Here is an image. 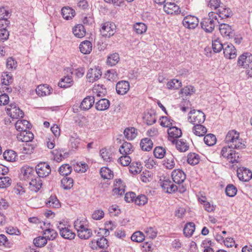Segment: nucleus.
<instances>
[{
  "instance_id": "nucleus-1",
  "label": "nucleus",
  "mask_w": 252,
  "mask_h": 252,
  "mask_svg": "<svg viewBox=\"0 0 252 252\" xmlns=\"http://www.w3.org/2000/svg\"><path fill=\"white\" fill-rule=\"evenodd\" d=\"M224 141L227 147L222 148L221 155L229 162L232 163H238L240 158L238 153L234 150L242 149L245 148L244 141L240 138V133L235 130H231L227 133Z\"/></svg>"
},
{
  "instance_id": "nucleus-2",
  "label": "nucleus",
  "mask_w": 252,
  "mask_h": 252,
  "mask_svg": "<svg viewBox=\"0 0 252 252\" xmlns=\"http://www.w3.org/2000/svg\"><path fill=\"white\" fill-rule=\"evenodd\" d=\"M219 23L216 14L209 12L207 17L204 18L201 22L202 28L207 32H211L214 30L215 25Z\"/></svg>"
},
{
  "instance_id": "nucleus-3",
  "label": "nucleus",
  "mask_w": 252,
  "mask_h": 252,
  "mask_svg": "<svg viewBox=\"0 0 252 252\" xmlns=\"http://www.w3.org/2000/svg\"><path fill=\"white\" fill-rule=\"evenodd\" d=\"M74 226L77 231L78 237L82 239H88L92 235V231L84 222L79 220L75 221Z\"/></svg>"
},
{
  "instance_id": "nucleus-4",
  "label": "nucleus",
  "mask_w": 252,
  "mask_h": 252,
  "mask_svg": "<svg viewBox=\"0 0 252 252\" xmlns=\"http://www.w3.org/2000/svg\"><path fill=\"white\" fill-rule=\"evenodd\" d=\"M205 120V115L200 110L195 109L190 111L188 114V121L194 126L201 124Z\"/></svg>"
},
{
  "instance_id": "nucleus-5",
  "label": "nucleus",
  "mask_w": 252,
  "mask_h": 252,
  "mask_svg": "<svg viewBox=\"0 0 252 252\" xmlns=\"http://www.w3.org/2000/svg\"><path fill=\"white\" fill-rule=\"evenodd\" d=\"M6 113L12 119H18L24 116L23 112L15 103H11L6 107Z\"/></svg>"
},
{
  "instance_id": "nucleus-6",
  "label": "nucleus",
  "mask_w": 252,
  "mask_h": 252,
  "mask_svg": "<svg viewBox=\"0 0 252 252\" xmlns=\"http://www.w3.org/2000/svg\"><path fill=\"white\" fill-rule=\"evenodd\" d=\"M116 30V26L114 23L105 22L101 26L100 32L103 36L109 37L114 34Z\"/></svg>"
},
{
  "instance_id": "nucleus-7",
  "label": "nucleus",
  "mask_w": 252,
  "mask_h": 252,
  "mask_svg": "<svg viewBox=\"0 0 252 252\" xmlns=\"http://www.w3.org/2000/svg\"><path fill=\"white\" fill-rule=\"evenodd\" d=\"M37 174L39 177L44 178L48 176L51 173L49 165L46 162H40L35 167Z\"/></svg>"
},
{
  "instance_id": "nucleus-8",
  "label": "nucleus",
  "mask_w": 252,
  "mask_h": 252,
  "mask_svg": "<svg viewBox=\"0 0 252 252\" xmlns=\"http://www.w3.org/2000/svg\"><path fill=\"white\" fill-rule=\"evenodd\" d=\"M182 23L185 27L194 29L198 26L199 20L196 17L189 15L184 17Z\"/></svg>"
},
{
  "instance_id": "nucleus-9",
  "label": "nucleus",
  "mask_w": 252,
  "mask_h": 252,
  "mask_svg": "<svg viewBox=\"0 0 252 252\" xmlns=\"http://www.w3.org/2000/svg\"><path fill=\"white\" fill-rule=\"evenodd\" d=\"M161 186L164 192L169 193L174 192L178 190L177 186L169 179L163 180L161 182Z\"/></svg>"
},
{
  "instance_id": "nucleus-10",
  "label": "nucleus",
  "mask_w": 252,
  "mask_h": 252,
  "mask_svg": "<svg viewBox=\"0 0 252 252\" xmlns=\"http://www.w3.org/2000/svg\"><path fill=\"white\" fill-rule=\"evenodd\" d=\"M223 54L226 58L232 59L237 56L236 50L231 43H225L223 48Z\"/></svg>"
},
{
  "instance_id": "nucleus-11",
  "label": "nucleus",
  "mask_w": 252,
  "mask_h": 252,
  "mask_svg": "<svg viewBox=\"0 0 252 252\" xmlns=\"http://www.w3.org/2000/svg\"><path fill=\"white\" fill-rule=\"evenodd\" d=\"M252 63V55L250 53H245L241 55L238 60V64L244 68L248 67Z\"/></svg>"
},
{
  "instance_id": "nucleus-12",
  "label": "nucleus",
  "mask_w": 252,
  "mask_h": 252,
  "mask_svg": "<svg viewBox=\"0 0 252 252\" xmlns=\"http://www.w3.org/2000/svg\"><path fill=\"white\" fill-rule=\"evenodd\" d=\"M237 176L239 179L243 181L247 182L252 178V172L244 167L239 168L237 169Z\"/></svg>"
},
{
  "instance_id": "nucleus-13",
  "label": "nucleus",
  "mask_w": 252,
  "mask_h": 252,
  "mask_svg": "<svg viewBox=\"0 0 252 252\" xmlns=\"http://www.w3.org/2000/svg\"><path fill=\"white\" fill-rule=\"evenodd\" d=\"M172 178L174 182L181 184L184 182L186 178L185 173L180 169L174 170L172 172Z\"/></svg>"
},
{
  "instance_id": "nucleus-14",
  "label": "nucleus",
  "mask_w": 252,
  "mask_h": 252,
  "mask_svg": "<svg viewBox=\"0 0 252 252\" xmlns=\"http://www.w3.org/2000/svg\"><path fill=\"white\" fill-rule=\"evenodd\" d=\"M130 88L128 81H121L117 83L116 86V90L118 94L124 95L129 91Z\"/></svg>"
},
{
  "instance_id": "nucleus-15",
  "label": "nucleus",
  "mask_w": 252,
  "mask_h": 252,
  "mask_svg": "<svg viewBox=\"0 0 252 252\" xmlns=\"http://www.w3.org/2000/svg\"><path fill=\"white\" fill-rule=\"evenodd\" d=\"M102 72L97 68H90L89 69L87 77L90 82H94L100 78Z\"/></svg>"
},
{
  "instance_id": "nucleus-16",
  "label": "nucleus",
  "mask_w": 252,
  "mask_h": 252,
  "mask_svg": "<svg viewBox=\"0 0 252 252\" xmlns=\"http://www.w3.org/2000/svg\"><path fill=\"white\" fill-rule=\"evenodd\" d=\"M163 9L168 14H177L180 12L179 6L173 2H166Z\"/></svg>"
},
{
  "instance_id": "nucleus-17",
  "label": "nucleus",
  "mask_w": 252,
  "mask_h": 252,
  "mask_svg": "<svg viewBox=\"0 0 252 252\" xmlns=\"http://www.w3.org/2000/svg\"><path fill=\"white\" fill-rule=\"evenodd\" d=\"M33 134L32 132L27 130L20 132L17 135V139L19 141L28 142L31 141L33 139Z\"/></svg>"
},
{
  "instance_id": "nucleus-18",
  "label": "nucleus",
  "mask_w": 252,
  "mask_h": 252,
  "mask_svg": "<svg viewBox=\"0 0 252 252\" xmlns=\"http://www.w3.org/2000/svg\"><path fill=\"white\" fill-rule=\"evenodd\" d=\"M219 30L221 34L224 37L230 38L233 37L234 33L231 26L226 24H221L220 25Z\"/></svg>"
},
{
  "instance_id": "nucleus-19",
  "label": "nucleus",
  "mask_w": 252,
  "mask_h": 252,
  "mask_svg": "<svg viewBox=\"0 0 252 252\" xmlns=\"http://www.w3.org/2000/svg\"><path fill=\"white\" fill-rule=\"evenodd\" d=\"M52 88L47 84L40 85L36 89V94L40 96L49 95L52 93Z\"/></svg>"
},
{
  "instance_id": "nucleus-20",
  "label": "nucleus",
  "mask_w": 252,
  "mask_h": 252,
  "mask_svg": "<svg viewBox=\"0 0 252 252\" xmlns=\"http://www.w3.org/2000/svg\"><path fill=\"white\" fill-rule=\"evenodd\" d=\"M94 102V97L88 96L85 97L80 104L81 109L87 110L90 109Z\"/></svg>"
},
{
  "instance_id": "nucleus-21",
  "label": "nucleus",
  "mask_w": 252,
  "mask_h": 252,
  "mask_svg": "<svg viewBox=\"0 0 252 252\" xmlns=\"http://www.w3.org/2000/svg\"><path fill=\"white\" fill-rule=\"evenodd\" d=\"M9 12L8 10L4 7L0 8V26H4V24L1 23L3 21L4 22L5 25H8L10 23L8 20L9 17Z\"/></svg>"
},
{
  "instance_id": "nucleus-22",
  "label": "nucleus",
  "mask_w": 252,
  "mask_h": 252,
  "mask_svg": "<svg viewBox=\"0 0 252 252\" xmlns=\"http://www.w3.org/2000/svg\"><path fill=\"white\" fill-rule=\"evenodd\" d=\"M114 188L113 189V192L114 195H122L125 193V186L121 180L116 181L114 185Z\"/></svg>"
},
{
  "instance_id": "nucleus-23",
  "label": "nucleus",
  "mask_w": 252,
  "mask_h": 252,
  "mask_svg": "<svg viewBox=\"0 0 252 252\" xmlns=\"http://www.w3.org/2000/svg\"><path fill=\"white\" fill-rule=\"evenodd\" d=\"M15 126L16 129L20 132L27 129H30L32 126L29 121L23 120H18L15 124Z\"/></svg>"
},
{
  "instance_id": "nucleus-24",
  "label": "nucleus",
  "mask_w": 252,
  "mask_h": 252,
  "mask_svg": "<svg viewBox=\"0 0 252 252\" xmlns=\"http://www.w3.org/2000/svg\"><path fill=\"white\" fill-rule=\"evenodd\" d=\"M134 151L132 145L126 142H124L120 147L119 151L123 155H128L131 154Z\"/></svg>"
},
{
  "instance_id": "nucleus-25",
  "label": "nucleus",
  "mask_w": 252,
  "mask_h": 252,
  "mask_svg": "<svg viewBox=\"0 0 252 252\" xmlns=\"http://www.w3.org/2000/svg\"><path fill=\"white\" fill-rule=\"evenodd\" d=\"M42 186L41 180L40 177H36L34 179H32L30 182L29 188L32 191L37 192L38 191Z\"/></svg>"
},
{
  "instance_id": "nucleus-26",
  "label": "nucleus",
  "mask_w": 252,
  "mask_h": 252,
  "mask_svg": "<svg viewBox=\"0 0 252 252\" xmlns=\"http://www.w3.org/2000/svg\"><path fill=\"white\" fill-rule=\"evenodd\" d=\"M80 52L84 54H89L92 50V44L88 40L82 42L79 46Z\"/></svg>"
},
{
  "instance_id": "nucleus-27",
  "label": "nucleus",
  "mask_w": 252,
  "mask_h": 252,
  "mask_svg": "<svg viewBox=\"0 0 252 252\" xmlns=\"http://www.w3.org/2000/svg\"><path fill=\"white\" fill-rule=\"evenodd\" d=\"M124 134L127 140H131L136 137L137 135V129L133 127H129L125 129Z\"/></svg>"
},
{
  "instance_id": "nucleus-28",
  "label": "nucleus",
  "mask_w": 252,
  "mask_h": 252,
  "mask_svg": "<svg viewBox=\"0 0 252 252\" xmlns=\"http://www.w3.org/2000/svg\"><path fill=\"white\" fill-rule=\"evenodd\" d=\"M109 106L110 101L106 98L101 99L95 103V108L98 111L107 110Z\"/></svg>"
},
{
  "instance_id": "nucleus-29",
  "label": "nucleus",
  "mask_w": 252,
  "mask_h": 252,
  "mask_svg": "<svg viewBox=\"0 0 252 252\" xmlns=\"http://www.w3.org/2000/svg\"><path fill=\"white\" fill-rule=\"evenodd\" d=\"M21 175L24 180L32 178L34 174V169L30 167H23L21 170Z\"/></svg>"
},
{
  "instance_id": "nucleus-30",
  "label": "nucleus",
  "mask_w": 252,
  "mask_h": 252,
  "mask_svg": "<svg viewBox=\"0 0 252 252\" xmlns=\"http://www.w3.org/2000/svg\"><path fill=\"white\" fill-rule=\"evenodd\" d=\"M62 14L64 19L69 20L75 16V12L69 7H64L62 9Z\"/></svg>"
},
{
  "instance_id": "nucleus-31",
  "label": "nucleus",
  "mask_w": 252,
  "mask_h": 252,
  "mask_svg": "<svg viewBox=\"0 0 252 252\" xmlns=\"http://www.w3.org/2000/svg\"><path fill=\"white\" fill-rule=\"evenodd\" d=\"M168 134L170 138H177L181 136L182 133L180 128L171 126L168 129Z\"/></svg>"
},
{
  "instance_id": "nucleus-32",
  "label": "nucleus",
  "mask_w": 252,
  "mask_h": 252,
  "mask_svg": "<svg viewBox=\"0 0 252 252\" xmlns=\"http://www.w3.org/2000/svg\"><path fill=\"white\" fill-rule=\"evenodd\" d=\"M73 33L76 37L82 38L85 35L86 30L82 25L79 24L73 29Z\"/></svg>"
},
{
  "instance_id": "nucleus-33",
  "label": "nucleus",
  "mask_w": 252,
  "mask_h": 252,
  "mask_svg": "<svg viewBox=\"0 0 252 252\" xmlns=\"http://www.w3.org/2000/svg\"><path fill=\"white\" fill-rule=\"evenodd\" d=\"M140 146L143 151H150L153 146L152 141L148 138H145L141 140Z\"/></svg>"
},
{
  "instance_id": "nucleus-34",
  "label": "nucleus",
  "mask_w": 252,
  "mask_h": 252,
  "mask_svg": "<svg viewBox=\"0 0 252 252\" xmlns=\"http://www.w3.org/2000/svg\"><path fill=\"white\" fill-rule=\"evenodd\" d=\"M192 132L196 136H203L207 132V128L201 124H198L194 126Z\"/></svg>"
},
{
  "instance_id": "nucleus-35",
  "label": "nucleus",
  "mask_w": 252,
  "mask_h": 252,
  "mask_svg": "<svg viewBox=\"0 0 252 252\" xmlns=\"http://www.w3.org/2000/svg\"><path fill=\"white\" fill-rule=\"evenodd\" d=\"M216 15H218L222 19L226 18L231 15V11L230 8L220 6L218 9Z\"/></svg>"
},
{
  "instance_id": "nucleus-36",
  "label": "nucleus",
  "mask_w": 252,
  "mask_h": 252,
  "mask_svg": "<svg viewBox=\"0 0 252 252\" xmlns=\"http://www.w3.org/2000/svg\"><path fill=\"white\" fill-rule=\"evenodd\" d=\"M176 147L181 152H185L189 149V145L183 139L178 140L176 142Z\"/></svg>"
},
{
  "instance_id": "nucleus-37",
  "label": "nucleus",
  "mask_w": 252,
  "mask_h": 252,
  "mask_svg": "<svg viewBox=\"0 0 252 252\" xmlns=\"http://www.w3.org/2000/svg\"><path fill=\"white\" fill-rule=\"evenodd\" d=\"M133 29L136 33L142 34L147 31V27L144 23L138 22L133 25Z\"/></svg>"
},
{
  "instance_id": "nucleus-38",
  "label": "nucleus",
  "mask_w": 252,
  "mask_h": 252,
  "mask_svg": "<svg viewBox=\"0 0 252 252\" xmlns=\"http://www.w3.org/2000/svg\"><path fill=\"white\" fill-rule=\"evenodd\" d=\"M60 234L63 238L68 240L73 239L76 236L75 233L70 229V227L62 230Z\"/></svg>"
},
{
  "instance_id": "nucleus-39",
  "label": "nucleus",
  "mask_w": 252,
  "mask_h": 252,
  "mask_svg": "<svg viewBox=\"0 0 252 252\" xmlns=\"http://www.w3.org/2000/svg\"><path fill=\"white\" fill-rule=\"evenodd\" d=\"M142 166L138 162H132L129 167V172L133 174H137L142 170Z\"/></svg>"
},
{
  "instance_id": "nucleus-40",
  "label": "nucleus",
  "mask_w": 252,
  "mask_h": 252,
  "mask_svg": "<svg viewBox=\"0 0 252 252\" xmlns=\"http://www.w3.org/2000/svg\"><path fill=\"white\" fill-rule=\"evenodd\" d=\"M46 204L48 207L53 208H59L61 206L60 202L56 196L53 195H51L49 197Z\"/></svg>"
},
{
  "instance_id": "nucleus-41",
  "label": "nucleus",
  "mask_w": 252,
  "mask_h": 252,
  "mask_svg": "<svg viewBox=\"0 0 252 252\" xmlns=\"http://www.w3.org/2000/svg\"><path fill=\"white\" fill-rule=\"evenodd\" d=\"M195 228V224L193 222L188 223L184 228V234L187 237H190L194 232Z\"/></svg>"
},
{
  "instance_id": "nucleus-42",
  "label": "nucleus",
  "mask_w": 252,
  "mask_h": 252,
  "mask_svg": "<svg viewBox=\"0 0 252 252\" xmlns=\"http://www.w3.org/2000/svg\"><path fill=\"white\" fill-rule=\"evenodd\" d=\"M119 55L117 53H115L108 57L107 63L108 65L113 66L116 65L119 62Z\"/></svg>"
},
{
  "instance_id": "nucleus-43",
  "label": "nucleus",
  "mask_w": 252,
  "mask_h": 252,
  "mask_svg": "<svg viewBox=\"0 0 252 252\" xmlns=\"http://www.w3.org/2000/svg\"><path fill=\"white\" fill-rule=\"evenodd\" d=\"M72 81V79L71 76H65L61 79L58 85L61 88H67L71 86Z\"/></svg>"
},
{
  "instance_id": "nucleus-44",
  "label": "nucleus",
  "mask_w": 252,
  "mask_h": 252,
  "mask_svg": "<svg viewBox=\"0 0 252 252\" xmlns=\"http://www.w3.org/2000/svg\"><path fill=\"white\" fill-rule=\"evenodd\" d=\"M3 158L9 161H14L17 157L16 153L15 151L9 150L6 151L3 154Z\"/></svg>"
},
{
  "instance_id": "nucleus-45",
  "label": "nucleus",
  "mask_w": 252,
  "mask_h": 252,
  "mask_svg": "<svg viewBox=\"0 0 252 252\" xmlns=\"http://www.w3.org/2000/svg\"><path fill=\"white\" fill-rule=\"evenodd\" d=\"M199 156L195 153H190L188 155L187 161L190 165H196L199 162Z\"/></svg>"
},
{
  "instance_id": "nucleus-46",
  "label": "nucleus",
  "mask_w": 252,
  "mask_h": 252,
  "mask_svg": "<svg viewBox=\"0 0 252 252\" xmlns=\"http://www.w3.org/2000/svg\"><path fill=\"white\" fill-rule=\"evenodd\" d=\"M101 176L106 179H110L113 177L112 171L106 167H102L100 170Z\"/></svg>"
},
{
  "instance_id": "nucleus-47",
  "label": "nucleus",
  "mask_w": 252,
  "mask_h": 252,
  "mask_svg": "<svg viewBox=\"0 0 252 252\" xmlns=\"http://www.w3.org/2000/svg\"><path fill=\"white\" fill-rule=\"evenodd\" d=\"M224 44H222L219 38L214 39L212 40V48L215 52H220L223 49Z\"/></svg>"
},
{
  "instance_id": "nucleus-48",
  "label": "nucleus",
  "mask_w": 252,
  "mask_h": 252,
  "mask_svg": "<svg viewBox=\"0 0 252 252\" xmlns=\"http://www.w3.org/2000/svg\"><path fill=\"white\" fill-rule=\"evenodd\" d=\"M182 83L177 79H172L168 81L166 84L167 88L169 89H178L181 87Z\"/></svg>"
},
{
  "instance_id": "nucleus-49",
  "label": "nucleus",
  "mask_w": 252,
  "mask_h": 252,
  "mask_svg": "<svg viewBox=\"0 0 252 252\" xmlns=\"http://www.w3.org/2000/svg\"><path fill=\"white\" fill-rule=\"evenodd\" d=\"M72 171V167L68 164L62 165L59 169V173L63 176L69 175Z\"/></svg>"
},
{
  "instance_id": "nucleus-50",
  "label": "nucleus",
  "mask_w": 252,
  "mask_h": 252,
  "mask_svg": "<svg viewBox=\"0 0 252 252\" xmlns=\"http://www.w3.org/2000/svg\"><path fill=\"white\" fill-rule=\"evenodd\" d=\"M61 184L64 189H69L73 186V180L71 178L65 177L61 180Z\"/></svg>"
},
{
  "instance_id": "nucleus-51",
  "label": "nucleus",
  "mask_w": 252,
  "mask_h": 252,
  "mask_svg": "<svg viewBox=\"0 0 252 252\" xmlns=\"http://www.w3.org/2000/svg\"><path fill=\"white\" fill-rule=\"evenodd\" d=\"M93 92L95 96L97 97L103 96L106 93L105 89L102 85L100 86L99 85L94 87Z\"/></svg>"
},
{
  "instance_id": "nucleus-52",
  "label": "nucleus",
  "mask_w": 252,
  "mask_h": 252,
  "mask_svg": "<svg viewBox=\"0 0 252 252\" xmlns=\"http://www.w3.org/2000/svg\"><path fill=\"white\" fill-rule=\"evenodd\" d=\"M145 237V236L142 232L136 231L132 235L131 239L133 241L140 243L144 240Z\"/></svg>"
},
{
  "instance_id": "nucleus-53",
  "label": "nucleus",
  "mask_w": 252,
  "mask_h": 252,
  "mask_svg": "<svg viewBox=\"0 0 252 252\" xmlns=\"http://www.w3.org/2000/svg\"><path fill=\"white\" fill-rule=\"evenodd\" d=\"M217 141L216 136L213 134H208L205 136L204 141L208 146L214 145Z\"/></svg>"
},
{
  "instance_id": "nucleus-54",
  "label": "nucleus",
  "mask_w": 252,
  "mask_h": 252,
  "mask_svg": "<svg viewBox=\"0 0 252 252\" xmlns=\"http://www.w3.org/2000/svg\"><path fill=\"white\" fill-rule=\"evenodd\" d=\"M166 153L165 149L162 147H157L154 151L155 157L158 158H162Z\"/></svg>"
},
{
  "instance_id": "nucleus-55",
  "label": "nucleus",
  "mask_w": 252,
  "mask_h": 252,
  "mask_svg": "<svg viewBox=\"0 0 252 252\" xmlns=\"http://www.w3.org/2000/svg\"><path fill=\"white\" fill-rule=\"evenodd\" d=\"M44 235L49 240H53L55 239L58 234L56 231L52 229H46L44 231Z\"/></svg>"
},
{
  "instance_id": "nucleus-56",
  "label": "nucleus",
  "mask_w": 252,
  "mask_h": 252,
  "mask_svg": "<svg viewBox=\"0 0 252 252\" xmlns=\"http://www.w3.org/2000/svg\"><path fill=\"white\" fill-rule=\"evenodd\" d=\"M140 179L144 183H149L153 180V174L150 171L146 170L141 175Z\"/></svg>"
},
{
  "instance_id": "nucleus-57",
  "label": "nucleus",
  "mask_w": 252,
  "mask_h": 252,
  "mask_svg": "<svg viewBox=\"0 0 252 252\" xmlns=\"http://www.w3.org/2000/svg\"><path fill=\"white\" fill-rule=\"evenodd\" d=\"M33 242L35 246L42 247L47 244V239L45 236H40L35 238Z\"/></svg>"
},
{
  "instance_id": "nucleus-58",
  "label": "nucleus",
  "mask_w": 252,
  "mask_h": 252,
  "mask_svg": "<svg viewBox=\"0 0 252 252\" xmlns=\"http://www.w3.org/2000/svg\"><path fill=\"white\" fill-rule=\"evenodd\" d=\"M11 184V179L8 177H0V189L8 187Z\"/></svg>"
},
{
  "instance_id": "nucleus-59",
  "label": "nucleus",
  "mask_w": 252,
  "mask_h": 252,
  "mask_svg": "<svg viewBox=\"0 0 252 252\" xmlns=\"http://www.w3.org/2000/svg\"><path fill=\"white\" fill-rule=\"evenodd\" d=\"M237 191L236 188L233 185L230 184L227 186L225 189L226 194L229 197L234 196Z\"/></svg>"
},
{
  "instance_id": "nucleus-60",
  "label": "nucleus",
  "mask_w": 252,
  "mask_h": 252,
  "mask_svg": "<svg viewBox=\"0 0 252 252\" xmlns=\"http://www.w3.org/2000/svg\"><path fill=\"white\" fill-rule=\"evenodd\" d=\"M148 202V198L143 194L139 195L135 197L134 202L139 206L144 205Z\"/></svg>"
},
{
  "instance_id": "nucleus-61",
  "label": "nucleus",
  "mask_w": 252,
  "mask_h": 252,
  "mask_svg": "<svg viewBox=\"0 0 252 252\" xmlns=\"http://www.w3.org/2000/svg\"><path fill=\"white\" fill-rule=\"evenodd\" d=\"M70 145L73 148H77L80 143V139L76 134L73 133L69 139Z\"/></svg>"
},
{
  "instance_id": "nucleus-62",
  "label": "nucleus",
  "mask_w": 252,
  "mask_h": 252,
  "mask_svg": "<svg viewBox=\"0 0 252 252\" xmlns=\"http://www.w3.org/2000/svg\"><path fill=\"white\" fill-rule=\"evenodd\" d=\"M145 119L147 124L148 125H152L155 124L157 121L156 114L153 112H151V113H148L146 115Z\"/></svg>"
},
{
  "instance_id": "nucleus-63",
  "label": "nucleus",
  "mask_w": 252,
  "mask_h": 252,
  "mask_svg": "<svg viewBox=\"0 0 252 252\" xmlns=\"http://www.w3.org/2000/svg\"><path fill=\"white\" fill-rule=\"evenodd\" d=\"M160 125L163 127H169L172 126V120L167 118L166 116H162L160 119Z\"/></svg>"
},
{
  "instance_id": "nucleus-64",
  "label": "nucleus",
  "mask_w": 252,
  "mask_h": 252,
  "mask_svg": "<svg viewBox=\"0 0 252 252\" xmlns=\"http://www.w3.org/2000/svg\"><path fill=\"white\" fill-rule=\"evenodd\" d=\"M163 165L168 169H171L175 166V163L173 156L166 158L164 160Z\"/></svg>"
}]
</instances>
